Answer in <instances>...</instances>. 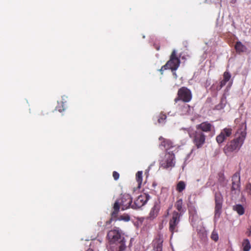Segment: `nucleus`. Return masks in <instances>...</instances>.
I'll use <instances>...</instances> for the list:
<instances>
[{
	"instance_id": "nucleus-1",
	"label": "nucleus",
	"mask_w": 251,
	"mask_h": 251,
	"mask_svg": "<svg viewBox=\"0 0 251 251\" xmlns=\"http://www.w3.org/2000/svg\"><path fill=\"white\" fill-rule=\"evenodd\" d=\"M246 125L245 123H242L240 125V127L237 129L235 136V138L225 146L224 151L226 153L231 152L240 149L244 143L246 136Z\"/></svg>"
},
{
	"instance_id": "nucleus-2",
	"label": "nucleus",
	"mask_w": 251,
	"mask_h": 251,
	"mask_svg": "<svg viewBox=\"0 0 251 251\" xmlns=\"http://www.w3.org/2000/svg\"><path fill=\"white\" fill-rule=\"evenodd\" d=\"M132 201V199L131 196L128 194H122L120 198L116 200L114 203L113 207V211L111 214V218L109 222H107V223H110L112 219L116 218L118 216V214L119 212L120 208L121 207L122 210H125L131 206Z\"/></svg>"
},
{
	"instance_id": "nucleus-3",
	"label": "nucleus",
	"mask_w": 251,
	"mask_h": 251,
	"mask_svg": "<svg viewBox=\"0 0 251 251\" xmlns=\"http://www.w3.org/2000/svg\"><path fill=\"white\" fill-rule=\"evenodd\" d=\"M190 138L192 139V142L197 149L202 147L205 143L206 136L197 129H194L189 128L187 130Z\"/></svg>"
},
{
	"instance_id": "nucleus-4",
	"label": "nucleus",
	"mask_w": 251,
	"mask_h": 251,
	"mask_svg": "<svg viewBox=\"0 0 251 251\" xmlns=\"http://www.w3.org/2000/svg\"><path fill=\"white\" fill-rule=\"evenodd\" d=\"M192 99V93L191 91L187 87L183 86L178 90L177 96L174 99V101L176 103L178 101H182L183 102L188 103Z\"/></svg>"
},
{
	"instance_id": "nucleus-5",
	"label": "nucleus",
	"mask_w": 251,
	"mask_h": 251,
	"mask_svg": "<svg viewBox=\"0 0 251 251\" xmlns=\"http://www.w3.org/2000/svg\"><path fill=\"white\" fill-rule=\"evenodd\" d=\"M106 238L109 244L116 243L125 238L122 230L116 227H114L108 232Z\"/></svg>"
},
{
	"instance_id": "nucleus-6",
	"label": "nucleus",
	"mask_w": 251,
	"mask_h": 251,
	"mask_svg": "<svg viewBox=\"0 0 251 251\" xmlns=\"http://www.w3.org/2000/svg\"><path fill=\"white\" fill-rule=\"evenodd\" d=\"M180 214H179L178 212L174 211L172 213V216L169 220V231L171 232V236L175 232H177L178 231V225L180 220Z\"/></svg>"
},
{
	"instance_id": "nucleus-7",
	"label": "nucleus",
	"mask_w": 251,
	"mask_h": 251,
	"mask_svg": "<svg viewBox=\"0 0 251 251\" xmlns=\"http://www.w3.org/2000/svg\"><path fill=\"white\" fill-rule=\"evenodd\" d=\"M175 150L172 151V152H167L165 155L164 160H161L160 162V167L163 169H168L175 167V155L174 153Z\"/></svg>"
},
{
	"instance_id": "nucleus-8",
	"label": "nucleus",
	"mask_w": 251,
	"mask_h": 251,
	"mask_svg": "<svg viewBox=\"0 0 251 251\" xmlns=\"http://www.w3.org/2000/svg\"><path fill=\"white\" fill-rule=\"evenodd\" d=\"M180 63L179 58L176 56V50H174L170 56L169 60L166 63V66H168L169 69H171L172 72L176 71L179 67Z\"/></svg>"
},
{
	"instance_id": "nucleus-9",
	"label": "nucleus",
	"mask_w": 251,
	"mask_h": 251,
	"mask_svg": "<svg viewBox=\"0 0 251 251\" xmlns=\"http://www.w3.org/2000/svg\"><path fill=\"white\" fill-rule=\"evenodd\" d=\"M150 199V196L149 194L144 193L138 197L131 206V208L134 209H139L144 206Z\"/></svg>"
},
{
	"instance_id": "nucleus-10",
	"label": "nucleus",
	"mask_w": 251,
	"mask_h": 251,
	"mask_svg": "<svg viewBox=\"0 0 251 251\" xmlns=\"http://www.w3.org/2000/svg\"><path fill=\"white\" fill-rule=\"evenodd\" d=\"M223 199L222 194L220 192L215 194V216L219 217L222 212V203Z\"/></svg>"
},
{
	"instance_id": "nucleus-11",
	"label": "nucleus",
	"mask_w": 251,
	"mask_h": 251,
	"mask_svg": "<svg viewBox=\"0 0 251 251\" xmlns=\"http://www.w3.org/2000/svg\"><path fill=\"white\" fill-rule=\"evenodd\" d=\"M196 129L202 133H209L214 130V126L208 121L202 122L196 126Z\"/></svg>"
},
{
	"instance_id": "nucleus-12",
	"label": "nucleus",
	"mask_w": 251,
	"mask_h": 251,
	"mask_svg": "<svg viewBox=\"0 0 251 251\" xmlns=\"http://www.w3.org/2000/svg\"><path fill=\"white\" fill-rule=\"evenodd\" d=\"M159 140L160 141L159 147H163L166 152H172L170 150L176 147L174 143L170 139L160 136L159 138Z\"/></svg>"
},
{
	"instance_id": "nucleus-13",
	"label": "nucleus",
	"mask_w": 251,
	"mask_h": 251,
	"mask_svg": "<svg viewBox=\"0 0 251 251\" xmlns=\"http://www.w3.org/2000/svg\"><path fill=\"white\" fill-rule=\"evenodd\" d=\"M125 238L109 244V251H124L126 248Z\"/></svg>"
},
{
	"instance_id": "nucleus-14",
	"label": "nucleus",
	"mask_w": 251,
	"mask_h": 251,
	"mask_svg": "<svg viewBox=\"0 0 251 251\" xmlns=\"http://www.w3.org/2000/svg\"><path fill=\"white\" fill-rule=\"evenodd\" d=\"M240 176L238 172L235 173L232 177L231 191H240Z\"/></svg>"
},
{
	"instance_id": "nucleus-15",
	"label": "nucleus",
	"mask_w": 251,
	"mask_h": 251,
	"mask_svg": "<svg viewBox=\"0 0 251 251\" xmlns=\"http://www.w3.org/2000/svg\"><path fill=\"white\" fill-rule=\"evenodd\" d=\"M160 205L158 203L155 202L150 211L149 219L152 220L156 217L160 210Z\"/></svg>"
},
{
	"instance_id": "nucleus-16",
	"label": "nucleus",
	"mask_w": 251,
	"mask_h": 251,
	"mask_svg": "<svg viewBox=\"0 0 251 251\" xmlns=\"http://www.w3.org/2000/svg\"><path fill=\"white\" fill-rule=\"evenodd\" d=\"M163 239L162 236L158 235L154 240L153 250L155 251H162Z\"/></svg>"
},
{
	"instance_id": "nucleus-17",
	"label": "nucleus",
	"mask_w": 251,
	"mask_h": 251,
	"mask_svg": "<svg viewBox=\"0 0 251 251\" xmlns=\"http://www.w3.org/2000/svg\"><path fill=\"white\" fill-rule=\"evenodd\" d=\"M175 207L179 212V214H180V216L182 213H184L186 211L185 207L183 206L182 199H178L176 201L175 203Z\"/></svg>"
},
{
	"instance_id": "nucleus-18",
	"label": "nucleus",
	"mask_w": 251,
	"mask_h": 251,
	"mask_svg": "<svg viewBox=\"0 0 251 251\" xmlns=\"http://www.w3.org/2000/svg\"><path fill=\"white\" fill-rule=\"evenodd\" d=\"M235 49L236 51L238 53L244 52L247 50L246 46L240 41H238L236 43Z\"/></svg>"
},
{
	"instance_id": "nucleus-19",
	"label": "nucleus",
	"mask_w": 251,
	"mask_h": 251,
	"mask_svg": "<svg viewBox=\"0 0 251 251\" xmlns=\"http://www.w3.org/2000/svg\"><path fill=\"white\" fill-rule=\"evenodd\" d=\"M242 246L243 251H249L251 249L250 242L248 239H245L243 240Z\"/></svg>"
},
{
	"instance_id": "nucleus-20",
	"label": "nucleus",
	"mask_w": 251,
	"mask_h": 251,
	"mask_svg": "<svg viewBox=\"0 0 251 251\" xmlns=\"http://www.w3.org/2000/svg\"><path fill=\"white\" fill-rule=\"evenodd\" d=\"M233 209L236 211L239 215H242L244 214L245 209L241 204H236L234 205Z\"/></svg>"
},
{
	"instance_id": "nucleus-21",
	"label": "nucleus",
	"mask_w": 251,
	"mask_h": 251,
	"mask_svg": "<svg viewBox=\"0 0 251 251\" xmlns=\"http://www.w3.org/2000/svg\"><path fill=\"white\" fill-rule=\"evenodd\" d=\"M186 188V184L183 181H179L176 185V190L179 192H182Z\"/></svg>"
},
{
	"instance_id": "nucleus-22",
	"label": "nucleus",
	"mask_w": 251,
	"mask_h": 251,
	"mask_svg": "<svg viewBox=\"0 0 251 251\" xmlns=\"http://www.w3.org/2000/svg\"><path fill=\"white\" fill-rule=\"evenodd\" d=\"M142 174L143 173L142 171H138L136 174V180L138 183V188L141 187V185L142 183Z\"/></svg>"
},
{
	"instance_id": "nucleus-23",
	"label": "nucleus",
	"mask_w": 251,
	"mask_h": 251,
	"mask_svg": "<svg viewBox=\"0 0 251 251\" xmlns=\"http://www.w3.org/2000/svg\"><path fill=\"white\" fill-rule=\"evenodd\" d=\"M157 118V121L159 124H164L165 123V120L167 118V116L164 114L160 113Z\"/></svg>"
},
{
	"instance_id": "nucleus-24",
	"label": "nucleus",
	"mask_w": 251,
	"mask_h": 251,
	"mask_svg": "<svg viewBox=\"0 0 251 251\" xmlns=\"http://www.w3.org/2000/svg\"><path fill=\"white\" fill-rule=\"evenodd\" d=\"M221 132L226 136L229 137L232 134V129L230 128H225Z\"/></svg>"
},
{
	"instance_id": "nucleus-25",
	"label": "nucleus",
	"mask_w": 251,
	"mask_h": 251,
	"mask_svg": "<svg viewBox=\"0 0 251 251\" xmlns=\"http://www.w3.org/2000/svg\"><path fill=\"white\" fill-rule=\"evenodd\" d=\"M65 109L64 105V102L60 101L58 102V105L56 107V110L60 112H62Z\"/></svg>"
},
{
	"instance_id": "nucleus-26",
	"label": "nucleus",
	"mask_w": 251,
	"mask_h": 251,
	"mask_svg": "<svg viewBox=\"0 0 251 251\" xmlns=\"http://www.w3.org/2000/svg\"><path fill=\"white\" fill-rule=\"evenodd\" d=\"M118 220L119 221H124L125 222H128L130 220V216L127 214H124L123 215H121L118 218Z\"/></svg>"
},
{
	"instance_id": "nucleus-27",
	"label": "nucleus",
	"mask_w": 251,
	"mask_h": 251,
	"mask_svg": "<svg viewBox=\"0 0 251 251\" xmlns=\"http://www.w3.org/2000/svg\"><path fill=\"white\" fill-rule=\"evenodd\" d=\"M216 141L217 142V143L219 144H221L223 142H224L225 140H224V135L223 134V133L220 132V133L216 137Z\"/></svg>"
},
{
	"instance_id": "nucleus-28",
	"label": "nucleus",
	"mask_w": 251,
	"mask_h": 251,
	"mask_svg": "<svg viewBox=\"0 0 251 251\" xmlns=\"http://www.w3.org/2000/svg\"><path fill=\"white\" fill-rule=\"evenodd\" d=\"M211 238L215 242H217L219 239V236L218 233L215 230H213L211 235Z\"/></svg>"
},
{
	"instance_id": "nucleus-29",
	"label": "nucleus",
	"mask_w": 251,
	"mask_h": 251,
	"mask_svg": "<svg viewBox=\"0 0 251 251\" xmlns=\"http://www.w3.org/2000/svg\"><path fill=\"white\" fill-rule=\"evenodd\" d=\"M230 74L228 72H225L223 74V79L228 82L230 80Z\"/></svg>"
},
{
	"instance_id": "nucleus-30",
	"label": "nucleus",
	"mask_w": 251,
	"mask_h": 251,
	"mask_svg": "<svg viewBox=\"0 0 251 251\" xmlns=\"http://www.w3.org/2000/svg\"><path fill=\"white\" fill-rule=\"evenodd\" d=\"M245 191L248 195L251 196V182H249L246 184Z\"/></svg>"
},
{
	"instance_id": "nucleus-31",
	"label": "nucleus",
	"mask_w": 251,
	"mask_h": 251,
	"mask_svg": "<svg viewBox=\"0 0 251 251\" xmlns=\"http://www.w3.org/2000/svg\"><path fill=\"white\" fill-rule=\"evenodd\" d=\"M227 83V81L223 79L221 82H220V85L219 87H218L217 88V89L218 90H220L223 87H224L226 84V83Z\"/></svg>"
},
{
	"instance_id": "nucleus-32",
	"label": "nucleus",
	"mask_w": 251,
	"mask_h": 251,
	"mask_svg": "<svg viewBox=\"0 0 251 251\" xmlns=\"http://www.w3.org/2000/svg\"><path fill=\"white\" fill-rule=\"evenodd\" d=\"M119 174L117 172L114 171L113 172V177L115 180H118L119 178Z\"/></svg>"
},
{
	"instance_id": "nucleus-33",
	"label": "nucleus",
	"mask_w": 251,
	"mask_h": 251,
	"mask_svg": "<svg viewBox=\"0 0 251 251\" xmlns=\"http://www.w3.org/2000/svg\"><path fill=\"white\" fill-rule=\"evenodd\" d=\"M167 69H169L168 68V66H166V64H165V65H163V66H162V67L160 69H159V71L161 74H163V71Z\"/></svg>"
},
{
	"instance_id": "nucleus-34",
	"label": "nucleus",
	"mask_w": 251,
	"mask_h": 251,
	"mask_svg": "<svg viewBox=\"0 0 251 251\" xmlns=\"http://www.w3.org/2000/svg\"><path fill=\"white\" fill-rule=\"evenodd\" d=\"M246 234H247V235L248 236H251V229L250 228H249L248 229V230H247V231L246 232Z\"/></svg>"
},
{
	"instance_id": "nucleus-35",
	"label": "nucleus",
	"mask_w": 251,
	"mask_h": 251,
	"mask_svg": "<svg viewBox=\"0 0 251 251\" xmlns=\"http://www.w3.org/2000/svg\"><path fill=\"white\" fill-rule=\"evenodd\" d=\"M237 0H231L230 2L232 3H235L236 2Z\"/></svg>"
},
{
	"instance_id": "nucleus-36",
	"label": "nucleus",
	"mask_w": 251,
	"mask_h": 251,
	"mask_svg": "<svg viewBox=\"0 0 251 251\" xmlns=\"http://www.w3.org/2000/svg\"><path fill=\"white\" fill-rule=\"evenodd\" d=\"M173 72V75H175L176 77V73L175 72V71H174Z\"/></svg>"
},
{
	"instance_id": "nucleus-37",
	"label": "nucleus",
	"mask_w": 251,
	"mask_h": 251,
	"mask_svg": "<svg viewBox=\"0 0 251 251\" xmlns=\"http://www.w3.org/2000/svg\"><path fill=\"white\" fill-rule=\"evenodd\" d=\"M86 251H94L92 249L89 248Z\"/></svg>"
},
{
	"instance_id": "nucleus-38",
	"label": "nucleus",
	"mask_w": 251,
	"mask_h": 251,
	"mask_svg": "<svg viewBox=\"0 0 251 251\" xmlns=\"http://www.w3.org/2000/svg\"><path fill=\"white\" fill-rule=\"evenodd\" d=\"M224 140H225L226 139V138H227L228 137L227 136H225L224 135Z\"/></svg>"
},
{
	"instance_id": "nucleus-39",
	"label": "nucleus",
	"mask_w": 251,
	"mask_h": 251,
	"mask_svg": "<svg viewBox=\"0 0 251 251\" xmlns=\"http://www.w3.org/2000/svg\"><path fill=\"white\" fill-rule=\"evenodd\" d=\"M249 228H250L251 229V226Z\"/></svg>"
}]
</instances>
